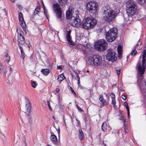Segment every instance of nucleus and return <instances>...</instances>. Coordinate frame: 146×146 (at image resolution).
<instances>
[{"label": "nucleus", "instance_id": "1", "mask_svg": "<svg viewBox=\"0 0 146 146\" xmlns=\"http://www.w3.org/2000/svg\"><path fill=\"white\" fill-rule=\"evenodd\" d=\"M66 18L70 19V25L74 27H78L81 25V22L79 19V16L78 14L75 13L72 15V10L68 8L66 12Z\"/></svg>", "mask_w": 146, "mask_h": 146}, {"label": "nucleus", "instance_id": "2", "mask_svg": "<svg viewBox=\"0 0 146 146\" xmlns=\"http://www.w3.org/2000/svg\"><path fill=\"white\" fill-rule=\"evenodd\" d=\"M137 9L136 3L133 0H129L126 3L127 14L128 16L131 17L135 13Z\"/></svg>", "mask_w": 146, "mask_h": 146}, {"label": "nucleus", "instance_id": "3", "mask_svg": "<svg viewBox=\"0 0 146 146\" xmlns=\"http://www.w3.org/2000/svg\"><path fill=\"white\" fill-rule=\"evenodd\" d=\"M96 23V20L92 17H88L82 21V27L83 29H89L94 27Z\"/></svg>", "mask_w": 146, "mask_h": 146}, {"label": "nucleus", "instance_id": "4", "mask_svg": "<svg viewBox=\"0 0 146 146\" xmlns=\"http://www.w3.org/2000/svg\"><path fill=\"white\" fill-rule=\"evenodd\" d=\"M146 57V50H144L143 52L142 66L140 61H139L137 65L136 68L139 74L141 76L144 74L145 69V59Z\"/></svg>", "mask_w": 146, "mask_h": 146}, {"label": "nucleus", "instance_id": "5", "mask_svg": "<svg viewBox=\"0 0 146 146\" xmlns=\"http://www.w3.org/2000/svg\"><path fill=\"white\" fill-rule=\"evenodd\" d=\"M88 62L89 64L96 66H100L102 63V57L99 55L93 56L92 57H90L88 58Z\"/></svg>", "mask_w": 146, "mask_h": 146}, {"label": "nucleus", "instance_id": "6", "mask_svg": "<svg viewBox=\"0 0 146 146\" xmlns=\"http://www.w3.org/2000/svg\"><path fill=\"white\" fill-rule=\"evenodd\" d=\"M117 30L115 28L110 30L106 33V38L108 42H112L117 37Z\"/></svg>", "mask_w": 146, "mask_h": 146}, {"label": "nucleus", "instance_id": "7", "mask_svg": "<svg viewBox=\"0 0 146 146\" xmlns=\"http://www.w3.org/2000/svg\"><path fill=\"white\" fill-rule=\"evenodd\" d=\"M86 5L87 9L89 13L93 14L96 12L98 5L96 2L90 1L86 4Z\"/></svg>", "mask_w": 146, "mask_h": 146}, {"label": "nucleus", "instance_id": "8", "mask_svg": "<svg viewBox=\"0 0 146 146\" xmlns=\"http://www.w3.org/2000/svg\"><path fill=\"white\" fill-rule=\"evenodd\" d=\"M108 10H105L104 11V14L108 13L107 16H104L103 19L106 22L108 23L110 22L113 20L116 17L117 13L115 11H110L108 12Z\"/></svg>", "mask_w": 146, "mask_h": 146}, {"label": "nucleus", "instance_id": "9", "mask_svg": "<svg viewBox=\"0 0 146 146\" xmlns=\"http://www.w3.org/2000/svg\"><path fill=\"white\" fill-rule=\"evenodd\" d=\"M107 44L105 40L103 39L99 40L94 45L95 49L99 51H101L106 49Z\"/></svg>", "mask_w": 146, "mask_h": 146}, {"label": "nucleus", "instance_id": "10", "mask_svg": "<svg viewBox=\"0 0 146 146\" xmlns=\"http://www.w3.org/2000/svg\"><path fill=\"white\" fill-rule=\"evenodd\" d=\"M117 54L114 50L111 49H109L107 51L106 59L107 60L113 62L117 59Z\"/></svg>", "mask_w": 146, "mask_h": 146}, {"label": "nucleus", "instance_id": "11", "mask_svg": "<svg viewBox=\"0 0 146 146\" xmlns=\"http://www.w3.org/2000/svg\"><path fill=\"white\" fill-rule=\"evenodd\" d=\"M19 33H18V45H23L25 43V38L23 31L20 30L19 31Z\"/></svg>", "mask_w": 146, "mask_h": 146}, {"label": "nucleus", "instance_id": "12", "mask_svg": "<svg viewBox=\"0 0 146 146\" xmlns=\"http://www.w3.org/2000/svg\"><path fill=\"white\" fill-rule=\"evenodd\" d=\"M53 9L56 13L57 17L58 18H60L61 17L62 11L61 10V8L59 5L56 3L53 5Z\"/></svg>", "mask_w": 146, "mask_h": 146}, {"label": "nucleus", "instance_id": "13", "mask_svg": "<svg viewBox=\"0 0 146 146\" xmlns=\"http://www.w3.org/2000/svg\"><path fill=\"white\" fill-rule=\"evenodd\" d=\"M19 19L21 26L24 29L25 28L26 24L23 17V14L21 13H19Z\"/></svg>", "mask_w": 146, "mask_h": 146}, {"label": "nucleus", "instance_id": "14", "mask_svg": "<svg viewBox=\"0 0 146 146\" xmlns=\"http://www.w3.org/2000/svg\"><path fill=\"white\" fill-rule=\"evenodd\" d=\"M25 101L26 108L27 110V112H30L31 110V103L28 98L25 96L24 98Z\"/></svg>", "mask_w": 146, "mask_h": 146}, {"label": "nucleus", "instance_id": "15", "mask_svg": "<svg viewBox=\"0 0 146 146\" xmlns=\"http://www.w3.org/2000/svg\"><path fill=\"white\" fill-rule=\"evenodd\" d=\"M50 139L54 144L56 145L57 144V142L58 141L57 138L53 132L51 133Z\"/></svg>", "mask_w": 146, "mask_h": 146}, {"label": "nucleus", "instance_id": "16", "mask_svg": "<svg viewBox=\"0 0 146 146\" xmlns=\"http://www.w3.org/2000/svg\"><path fill=\"white\" fill-rule=\"evenodd\" d=\"M99 100L102 103V105L104 106H106L109 104V103L108 102L106 101L105 99L103 98V97L102 95H101L100 96Z\"/></svg>", "mask_w": 146, "mask_h": 146}, {"label": "nucleus", "instance_id": "17", "mask_svg": "<svg viewBox=\"0 0 146 146\" xmlns=\"http://www.w3.org/2000/svg\"><path fill=\"white\" fill-rule=\"evenodd\" d=\"M7 13L5 9L0 8V18H3L6 16Z\"/></svg>", "mask_w": 146, "mask_h": 146}, {"label": "nucleus", "instance_id": "18", "mask_svg": "<svg viewBox=\"0 0 146 146\" xmlns=\"http://www.w3.org/2000/svg\"><path fill=\"white\" fill-rule=\"evenodd\" d=\"M79 137L81 140L84 139V138L83 132L82 131V129L80 128L78 130Z\"/></svg>", "mask_w": 146, "mask_h": 146}, {"label": "nucleus", "instance_id": "19", "mask_svg": "<svg viewBox=\"0 0 146 146\" xmlns=\"http://www.w3.org/2000/svg\"><path fill=\"white\" fill-rule=\"evenodd\" d=\"M65 78V77L64 74L62 73V74L59 75L57 78V80L60 82L62 81Z\"/></svg>", "mask_w": 146, "mask_h": 146}, {"label": "nucleus", "instance_id": "20", "mask_svg": "<svg viewBox=\"0 0 146 146\" xmlns=\"http://www.w3.org/2000/svg\"><path fill=\"white\" fill-rule=\"evenodd\" d=\"M41 72L44 75L47 76L50 72L49 69H42L41 71Z\"/></svg>", "mask_w": 146, "mask_h": 146}, {"label": "nucleus", "instance_id": "21", "mask_svg": "<svg viewBox=\"0 0 146 146\" xmlns=\"http://www.w3.org/2000/svg\"><path fill=\"white\" fill-rule=\"evenodd\" d=\"M107 124L106 122H104L102 126V129L104 131H106L107 129Z\"/></svg>", "mask_w": 146, "mask_h": 146}, {"label": "nucleus", "instance_id": "22", "mask_svg": "<svg viewBox=\"0 0 146 146\" xmlns=\"http://www.w3.org/2000/svg\"><path fill=\"white\" fill-rule=\"evenodd\" d=\"M66 39L67 41L70 44L73 45V42L71 40V38L70 36H66Z\"/></svg>", "mask_w": 146, "mask_h": 146}, {"label": "nucleus", "instance_id": "23", "mask_svg": "<svg viewBox=\"0 0 146 146\" xmlns=\"http://www.w3.org/2000/svg\"><path fill=\"white\" fill-rule=\"evenodd\" d=\"M59 3L62 5H65L67 3L68 0H58Z\"/></svg>", "mask_w": 146, "mask_h": 146}, {"label": "nucleus", "instance_id": "24", "mask_svg": "<svg viewBox=\"0 0 146 146\" xmlns=\"http://www.w3.org/2000/svg\"><path fill=\"white\" fill-rule=\"evenodd\" d=\"M111 104L113 105V107L114 108H117V106L116 105L115 98L112 99Z\"/></svg>", "mask_w": 146, "mask_h": 146}, {"label": "nucleus", "instance_id": "25", "mask_svg": "<svg viewBox=\"0 0 146 146\" xmlns=\"http://www.w3.org/2000/svg\"><path fill=\"white\" fill-rule=\"evenodd\" d=\"M117 51L118 54H120L122 53V48L120 46H118L117 48Z\"/></svg>", "mask_w": 146, "mask_h": 146}, {"label": "nucleus", "instance_id": "26", "mask_svg": "<svg viewBox=\"0 0 146 146\" xmlns=\"http://www.w3.org/2000/svg\"><path fill=\"white\" fill-rule=\"evenodd\" d=\"M44 13L45 16L47 18V19H48V17L49 16H48V13L47 12V10L46 9H44Z\"/></svg>", "mask_w": 146, "mask_h": 146}, {"label": "nucleus", "instance_id": "27", "mask_svg": "<svg viewBox=\"0 0 146 146\" xmlns=\"http://www.w3.org/2000/svg\"><path fill=\"white\" fill-rule=\"evenodd\" d=\"M37 85V84L35 81H33L31 83V86L34 88H35Z\"/></svg>", "mask_w": 146, "mask_h": 146}, {"label": "nucleus", "instance_id": "28", "mask_svg": "<svg viewBox=\"0 0 146 146\" xmlns=\"http://www.w3.org/2000/svg\"><path fill=\"white\" fill-rule=\"evenodd\" d=\"M137 1L140 4L144 3L145 2V0H137Z\"/></svg>", "mask_w": 146, "mask_h": 146}, {"label": "nucleus", "instance_id": "29", "mask_svg": "<svg viewBox=\"0 0 146 146\" xmlns=\"http://www.w3.org/2000/svg\"><path fill=\"white\" fill-rule=\"evenodd\" d=\"M116 70L117 71V73L119 76V74L120 73V68L119 67H116L115 68Z\"/></svg>", "mask_w": 146, "mask_h": 146}, {"label": "nucleus", "instance_id": "30", "mask_svg": "<svg viewBox=\"0 0 146 146\" xmlns=\"http://www.w3.org/2000/svg\"><path fill=\"white\" fill-rule=\"evenodd\" d=\"M86 47L88 48V49H89L90 50H92V48H92V47L91 46H90V44H87V45H86Z\"/></svg>", "mask_w": 146, "mask_h": 146}, {"label": "nucleus", "instance_id": "31", "mask_svg": "<svg viewBox=\"0 0 146 146\" xmlns=\"http://www.w3.org/2000/svg\"><path fill=\"white\" fill-rule=\"evenodd\" d=\"M3 70V67L1 63H0V73H1Z\"/></svg>", "mask_w": 146, "mask_h": 146}, {"label": "nucleus", "instance_id": "32", "mask_svg": "<svg viewBox=\"0 0 146 146\" xmlns=\"http://www.w3.org/2000/svg\"><path fill=\"white\" fill-rule=\"evenodd\" d=\"M21 57H22V58L23 59V60H24V58H25L24 52L23 50L22 51H21Z\"/></svg>", "mask_w": 146, "mask_h": 146}, {"label": "nucleus", "instance_id": "33", "mask_svg": "<svg viewBox=\"0 0 146 146\" xmlns=\"http://www.w3.org/2000/svg\"><path fill=\"white\" fill-rule=\"evenodd\" d=\"M40 7L39 6H37L35 10L38 11V13L40 12Z\"/></svg>", "mask_w": 146, "mask_h": 146}, {"label": "nucleus", "instance_id": "34", "mask_svg": "<svg viewBox=\"0 0 146 146\" xmlns=\"http://www.w3.org/2000/svg\"><path fill=\"white\" fill-rule=\"evenodd\" d=\"M76 106L77 107V109H78V111H83L80 108L78 105L76 104Z\"/></svg>", "mask_w": 146, "mask_h": 146}, {"label": "nucleus", "instance_id": "35", "mask_svg": "<svg viewBox=\"0 0 146 146\" xmlns=\"http://www.w3.org/2000/svg\"><path fill=\"white\" fill-rule=\"evenodd\" d=\"M137 53V51L136 50H133L131 52V54L132 55H133Z\"/></svg>", "mask_w": 146, "mask_h": 146}, {"label": "nucleus", "instance_id": "36", "mask_svg": "<svg viewBox=\"0 0 146 146\" xmlns=\"http://www.w3.org/2000/svg\"><path fill=\"white\" fill-rule=\"evenodd\" d=\"M47 103L48 106L49 108V110H50L51 111H52V109L51 107L50 106L49 102L48 101H47Z\"/></svg>", "mask_w": 146, "mask_h": 146}, {"label": "nucleus", "instance_id": "37", "mask_svg": "<svg viewBox=\"0 0 146 146\" xmlns=\"http://www.w3.org/2000/svg\"><path fill=\"white\" fill-rule=\"evenodd\" d=\"M121 98L123 100H125L127 98V96H126L122 95L121 96Z\"/></svg>", "mask_w": 146, "mask_h": 146}, {"label": "nucleus", "instance_id": "38", "mask_svg": "<svg viewBox=\"0 0 146 146\" xmlns=\"http://www.w3.org/2000/svg\"><path fill=\"white\" fill-rule=\"evenodd\" d=\"M63 67V65L59 66L57 67V69L58 70H61L62 69Z\"/></svg>", "mask_w": 146, "mask_h": 146}, {"label": "nucleus", "instance_id": "39", "mask_svg": "<svg viewBox=\"0 0 146 146\" xmlns=\"http://www.w3.org/2000/svg\"><path fill=\"white\" fill-rule=\"evenodd\" d=\"M70 90L71 91V92H73L75 96H76V92H75L73 90V88H72V87H70Z\"/></svg>", "mask_w": 146, "mask_h": 146}, {"label": "nucleus", "instance_id": "40", "mask_svg": "<svg viewBox=\"0 0 146 146\" xmlns=\"http://www.w3.org/2000/svg\"><path fill=\"white\" fill-rule=\"evenodd\" d=\"M111 97L112 99L115 98V94L112 93H111Z\"/></svg>", "mask_w": 146, "mask_h": 146}, {"label": "nucleus", "instance_id": "41", "mask_svg": "<svg viewBox=\"0 0 146 146\" xmlns=\"http://www.w3.org/2000/svg\"><path fill=\"white\" fill-rule=\"evenodd\" d=\"M9 70H10V73L9 74V76H10V75L13 72V70H12V68L11 67H9Z\"/></svg>", "mask_w": 146, "mask_h": 146}, {"label": "nucleus", "instance_id": "42", "mask_svg": "<svg viewBox=\"0 0 146 146\" xmlns=\"http://www.w3.org/2000/svg\"><path fill=\"white\" fill-rule=\"evenodd\" d=\"M83 53L84 55H86L87 54L86 49H84L82 50Z\"/></svg>", "mask_w": 146, "mask_h": 146}, {"label": "nucleus", "instance_id": "43", "mask_svg": "<svg viewBox=\"0 0 146 146\" xmlns=\"http://www.w3.org/2000/svg\"><path fill=\"white\" fill-rule=\"evenodd\" d=\"M76 120L77 121V126H79L80 124V122L79 120L77 118L76 119Z\"/></svg>", "mask_w": 146, "mask_h": 146}, {"label": "nucleus", "instance_id": "44", "mask_svg": "<svg viewBox=\"0 0 146 146\" xmlns=\"http://www.w3.org/2000/svg\"><path fill=\"white\" fill-rule=\"evenodd\" d=\"M5 58H9V59H10L9 56H8V54L7 53H6L5 55Z\"/></svg>", "mask_w": 146, "mask_h": 146}, {"label": "nucleus", "instance_id": "45", "mask_svg": "<svg viewBox=\"0 0 146 146\" xmlns=\"http://www.w3.org/2000/svg\"><path fill=\"white\" fill-rule=\"evenodd\" d=\"M120 119H121V120L123 121L124 122V123L125 122V118L123 116L121 117V118Z\"/></svg>", "mask_w": 146, "mask_h": 146}, {"label": "nucleus", "instance_id": "46", "mask_svg": "<svg viewBox=\"0 0 146 146\" xmlns=\"http://www.w3.org/2000/svg\"><path fill=\"white\" fill-rule=\"evenodd\" d=\"M71 31H68L67 32L66 36H70Z\"/></svg>", "mask_w": 146, "mask_h": 146}, {"label": "nucleus", "instance_id": "47", "mask_svg": "<svg viewBox=\"0 0 146 146\" xmlns=\"http://www.w3.org/2000/svg\"><path fill=\"white\" fill-rule=\"evenodd\" d=\"M60 91V89L59 88H57L56 89V90L55 91V92L56 93H57L58 92Z\"/></svg>", "mask_w": 146, "mask_h": 146}, {"label": "nucleus", "instance_id": "48", "mask_svg": "<svg viewBox=\"0 0 146 146\" xmlns=\"http://www.w3.org/2000/svg\"><path fill=\"white\" fill-rule=\"evenodd\" d=\"M122 53H121L120 54H118V56L119 58L121 59L122 58Z\"/></svg>", "mask_w": 146, "mask_h": 146}, {"label": "nucleus", "instance_id": "49", "mask_svg": "<svg viewBox=\"0 0 146 146\" xmlns=\"http://www.w3.org/2000/svg\"><path fill=\"white\" fill-rule=\"evenodd\" d=\"M38 11H36L35 10V11L33 13V15H36L38 14Z\"/></svg>", "mask_w": 146, "mask_h": 146}, {"label": "nucleus", "instance_id": "50", "mask_svg": "<svg viewBox=\"0 0 146 146\" xmlns=\"http://www.w3.org/2000/svg\"><path fill=\"white\" fill-rule=\"evenodd\" d=\"M5 60L6 61L7 63H8L9 62L10 59H9V58H5Z\"/></svg>", "mask_w": 146, "mask_h": 146}, {"label": "nucleus", "instance_id": "51", "mask_svg": "<svg viewBox=\"0 0 146 146\" xmlns=\"http://www.w3.org/2000/svg\"><path fill=\"white\" fill-rule=\"evenodd\" d=\"M19 48L20 49V50H21V51H22L23 50V49L22 48V46H21L20 45H19Z\"/></svg>", "mask_w": 146, "mask_h": 146}, {"label": "nucleus", "instance_id": "52", "mask_svg": "<svg viewBox=\"0 0 146 146\" xmlns=\"http://www.w3.org/2000/svg\"><path fill=\"white\" fill-rule=\"evenodd\" d=\"M127 116L128 117V118L130 117V116H129V111H127Z\"/></svg>", "mask_w": 146, "mask_h": 146}, {"label": "nucleus", "instance_id": "53", "mask_svg": "<svg viewBox=\"0 0 146 146\" xmlns=\"http://www.w3.org/2000/svg\"><path fill=\"white\" fill-rule=\"evenodd\" d=\"M124 105L125 107L128 106L127 103V102H124Z\"/></svg>", "mask_w": 146, "mask_h": 146}, {"label": "nucleus", "instance_id": "54", "mask_svg": "<svg viewBox=\"0 0 146 146\" xmlns=\"http://www.w3.org/2000/svg\"><path fill=\"white\" fill-rule=\"evenodd\" d=\"M76 77L77 78L78 80H80V78L78 74H77Z\"/></svg>", "mask_w": 146, "mask_h": 146}, {"label": "nucleus", "instance_id": "55", "mask_svg": "<svg viewBox=\"0 0 146 146\" xmlns=\"http://www.w3.org/2000/svg\"><path fill=\"white\" fill-rule=\"evenodd\" d=\"M125 107L126 108V109L127 110V111H129V108L128 106H126Z\"/></svg>", "mask_w": 146, "mask_h": 146}, {"label": "nucleus", "instance_id": "56", "mask_svg": "<svg viewBox=\"0 0 146 146\" xmlns=\"http://www.w3.org/2000/svg\"><path fill=\"white\" fill-rule=\"evenodd\" d=\"M80 80H78V83H77V84H78V86H79V84H80Z\"/></svg>", "mask_w": 146, "mask_h": 146}, {"label": "nucleus", "instance_id": "57", "mask_svg": "<svg viewBox=\"0 0 146 146\" xmlns=\"http://www.w3.org/2000/svg\"><path fill=\"white\" fill-rule=\"evenodd\" d=\"M7 72L6 70H4V74L5 75L6 73H7Z\"/></svg>", "mask_w": 146, "mask_h": 146}, {"label": "nucleus", "instance_id": "58", "mask_svg": "<svg viewBox=\"0 0 146 146\" xmlns=\"http://www.w3.org/2000/svg\"><path fill=\"white\" fill-rule=\"evenodd\" d=\"M60 132V129L59 128V130H58V134H59Z\"/></svg>", "mask_w": 146, "mask_h": 146}, {"label": "nucleus", "instance_id": "59", "mask_svg": "<svg viewBox=\"0 0 146 146\" xmlns=\"http://www.w3.org/2000/svg\"><path fill=\"white\" fill-rule=\"evenodd\" d=\"M43 3V9H45V6H44V5L43 3Z\"/></svg>", "mask_w": 146, "mask_h": 146}, {"label": "nucleus", "instance_id": "60", "mask_svg": "<svg viewBox=\"0 0 146 146\" xmlns=\"http://www.w3.org/2000/svg\"><path fill=\"white\" fill-rule=\"evenodd\" d=\"M12 2H14L15 1V0H10Z\"/></svg>", "mask_w": 146, "mask_h": 146}, {"label": "nucleus", "instance_id": "61", "mask_svg": "<svg viewBox=\"0 0 146 146\" xmlns=\"http://www.w3.org/2000/svg\"><path fill=\"white\" fill-rule=\"evenodd\" d=\"M75 73L76 76H77V74H78V72H75Z\"/></svg>", "mask_w": 146, "mask_h": 146}, {"label": "nucleus", "instance_id": "62", "mask_svg": "<svg viewBox=\"0 0 146 146\" xmlns=\"http://www.w3.org/2000/svg\"><path fill=\"white\" fill-rule=\"evenodd\" d=\"M25 146H26V145H27V143H26V142L25 141Z\"/></svg>", "mask_w": 146, "mask_h": 146}, {"label": "nucleus", "instance_id": "63", "mask_svg": "<svg viewBox=\"0 0 146 146\" xmlns=\"http://www.w3.org/2000/svg\"><path fill=\"white\" fill-rule=\"evenodd\" d=\"M47 146H51V145H47Z\"/></svg>", "mask_w": 146, "mask_h": 146}, {"label": "nucleus", "instance_id": "64", "mask_svg": "<svg viewBox=\"0 0 146 146\" xmlns=\"http://www.w3.org/2000/svg\"><path fill=\"white\" fill-rule=\"evenodd\" d=\"M145 85H146V81H145Z\"/></svg>", "mask_w": 146, "mask_h": 146}]
</instances>
